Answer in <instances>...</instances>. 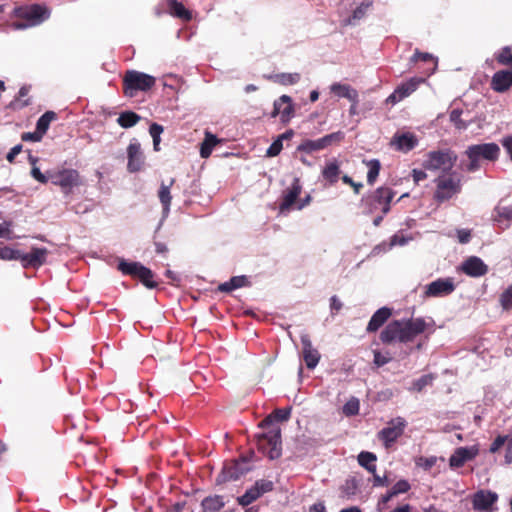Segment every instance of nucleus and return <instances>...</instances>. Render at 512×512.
Masks as SVG:
<instances>
[{"label":"nucleus","mask_w":512,"mask_h":512,"mask_svg":"<svg viewBox=\"0 0 512 512\" xmlns=\"http://www.w3.org/2000/svg\"><path fill=\"white\" fill-rule=\"evenodd\" d=\"M391 309L382 307L378 309L371 317L368 325L367 332H376L391 316Z\"/></svg>","instance_id":"26"},{"label":"nucleus","mask_w":512,"mask_h":512,"mask_svg":"<svg viewBox=\"0 0 512 512\" xmlns=\"http://www.w3.org/2000/svg\"><path fill=\"white\" fill-rule=\"evenodd\" d=\"M342 306V302L336 295L330 298V309L332 314L337 313L342 308Z\"/></svg>","instance_id":"64"},{"label":"nucleus","mask_w":512,"mask_h":512,"mask_svg":"<svg viewBox=\"0 0 512 512\" xmlns=\"http://www.w3.org/2000/svg\"><path fill=\"white\" fill-rule=\"evenodd\" d=\"M406 426L407 421L403 417H395L388 421L387 426L377 433V438L386 449H389L403 435Z\"/></svg>","instance_id":"9"},{"label":"nucleus","mask_w":512,"mask_h":512,"mask_svg":"<svg viewBox=\"0 0 512 512\" xmlns=\"http://www.w3.org/2000/svg\"><path fill=\"white\" fill-rule=\"evenodd\" d=\"M342 181L345 184L350 185L353 188L355 194H359L361 189L363 188V184L362 183L354 182L353 179L350 176H348V175H344L342 177Z\"/></svg>","instance_id":"60"},{"label":"nucleus","mask_w":512,"mask_h":512,"mask_svg":"<svg viewBox=\"0 0 512 512\" xmlns=\"http://www.w3.org/2000/svg\"><path fill=\"white\" fill-rule=\"evenodd\" d=\"M434 182L436 184L434 199L437 202L447 201L461 191V179L456 176L455 173L440 175L434 180Z\"/></svg>","instance_id":"7"},{"label":"nucleus","mask_w":512,"mask_h":512,"mask_svg":"<svg viewBox=\"0 0 512 512\" xmlns=\"http://www.w3.org/2000/svg\"><path fill=\"white\" fill-rule=\"evenodd\" d=\"M278 81L283 85H293L300 80L299 73H281L277 75Z\"/></svg>","instance_id":"48"},{"label":"nucleus","mask_w":512,"mask_h":512,"mask_svg":"<svg viewBox=\"0 0 512 512\" xmlns=\"http://www.w3.org/2000/svg\"><path fill=\"white\" fill-rule=\"evenodd\" d=\"M465 154L469 159L466 166L468 172H475L480 168V160L495 161L500 155V148L496 143H484L469 146Z\"/></svg>","instance_id":"3"},{"label":"nucleus","mask_w":512,"mask_h":512,"mask_svg":"<svg viewBox=\"0 0 512 512\" xmlns=\"http://www.w3.org/2000/svg\"><path fill=\"white\" fill-rule=\"evenodd\" d=\"M504 460L507 465L512 464V434H509V439L505 448Z\"/></svg>","instance_id":"61"},{"label":"nucleus","mask_w":512,"mask_h":512,"mask_svg":"<svg viewBox=\"0 0 512 512\" xmlns=\"http://www.w3.org/2000/svg\"><path fill=\"white\" fill-rule=\"evenodd\" d=\"M494 221L501 222L502 220H512V206L498 205L494 209Z\"/></svg>","instance_id":"42"},{"label":"nucleus","mask_w":512,"mask_h":512,"mask_svg":"<svg viewBox=\"0 0 512 512\" xmlns=\"http://www.w3.org/2000/svg\"><path fill=\"white\" fill-rule=\"evenodd\" d=\"M495 60L500 65L512 67V48L510 46L502 47L495 53Z\"/></svg>","instance_id":"40"},{"label":"nucleus","mask_w":512,"mask_h":512,"mask_svg":"<svg viewBox=\"0 0 512 512\" xmlns=\"http://www.w3.org/2000/svg\"><path fill=\"white\" fill-rule=\"evenodd\" d=\"M457 236H458V241L461 244H466L470 241L471 233L467 229H459V230H457Z\"/></svg>","instance_id":"62"},{"label":"nucleus","mask_w":512,"mask_h":512,"mask_svg":"<svg viewBox=\"0 0 512 512\" xmlns=\"http://www.w3.org/2000/svg\"><path fill=\"white\" fill-rule=\"evenodd\" d=\"M163 126L157 123H152L149 127V133L153 139V148L155 151L160 150L161 134L163 133Z\"/></svg>","instance_id":"44"},{"label":"nucleus","mask_w":512,"mask_h":512,"mask_svg":"<svg viewBox=\"0 0 512 512\" xmlns=\"http://www.w3.org/2000/svg\"><path fill=\"white\" fill-rule=\"evenodd\" d=\"M418 61H423L425 63L431 64V67L427 68L428 75H431L432 73L435 72L437 68V58H435L432 54L416 50L413 56L411 57L410 62L416 63Z\"/></svg>","instance_id":"32"},{"label":"nucleus","mask_w":512,"mask_h":512,"mask_svg":"<svg viewBox=\"0 0 512 512\" xmlns=\"http://www.w3.org/2000/svg\"><path fill=\"white\" fill-rule=\"evenodd\" d=\"M457 161V155L450 149L431 151L427 154V158L423 166L427 170L448 173L452 170Z\"/></svg>","instance_id":"8"},{"label":"nucleus","mask_w":512,"mask_h":512,"mask_svg":"<svg viewBox=\"0 0 512 512\" xmlns=\"http://www.w3.org/2000/svg\"><path fill=\"white\" fill-rule=\"evenodd\" d=\"M344 137L345 134L342 131H337L325 135L319 139H306L300 143V145L297 147V150L305 153L320 151L332 145L333 143L341 142L344 139Z\"/></svg>","instance_id":"12"},{"label":"nucleus","mask_w":512,"mask_h":512,"mask_svg":"<svg viewBox=\"0 0 512 512\" xmlns=\"http://www.w3.org/2000/svg\"><path fill=\"white\" fill-rule=\"evenodd\" d=\"M370 3H362L360 4L352 13V16L346 20V24H353L354 21L362 19L367 9L369 8Z\"/></svg>","instance_id":"46"},{"label":"nucleus","mask_w":512,"mask_h":512,"mask_svg":"<svg viewBox=\"0 0 512 512\" xmlns=\"http://www.w3.org/2000/svg\"><path fill=\"white\" fill-rule=\"evenodd\" d=\"M13 13L19 19L12 24L17 30L37 26L50 16V11L45 6L39 4L16 7Z\"/></svg>","instance_id":"2"},{"label":"nucleus","mask_w":512,"mask_h":512,"mask_svg":"<svg viewBox=\"0 0 512 512\" xmlns=\"http://www.w3.org/2000/svg\"><path fill=\"white\" fill-rule=\"evenodd\" d=\"M155 85V78L136 70L127 71L124 79V93L128 97H134L137 91H147Z\"/></svg>","instance_id":"6"},{"label":"nucleus","mask_w":512,"mask_h":512,"mask_svg":"<svg viewBox=\"0 0 512 512\" xmlns=\"http://www.w3.org/2000/svg\"><path fill=\"white\" fill-rule=\"evenodd\" d=\"M168 12L177 18L189 21L191 19V13L184 7L181 2L177 0H166Z\"/></svg>","instance_id":"29"},{"label":"nucleus","mask_w":512,"mask_h":512,"mask_svg":"<svg viewBox=\"0 0 512 512\" xmlns=\"http://www.w3.org/2000/svg\"><path fill=\"white\" fill-rule=\"evenodd\" d=\"M478 454L479 447L477 445L458 447L449 458V466L452 469L461 468L466 462L476 458Z\"/></svg>","instance_id":"16"},{"label":"nucleus","mask_w":512,"mask_h":512,"mask_svg":"<svg viewBox=\"0 0 512 512\" xmlns=\"http://www.w3.org/2000/svg\"><path fill=\"white\" fill-rule=\"evenodd\" d=\"M363 162L368 167L367 183L373 185L379 176L381 163L378 159L364 160Z\"/></svg>","instance_id":"38"},{"label":"nucleus","mask_w":512,"mask_h":512,"mask_svg":"<svg viewBox=\"0 0 512 512\" xmlns=\"http://www.w3.org/2000/svg\"><path fill=\"white\" fill-rule=\"evenodd\" d=\"M377 456L368 451H362L358 455V463L365 468L368 472L375 474Z\"/></svg>","instance_id":"35"},{"label":"nucleus","mask_w":512,"mask_h":512,"mask_svg":"<svg viewBox=\"0 0 512 512\" xmlns=\"http://www.w3.org/2000/svg\"><path fill=\"white\" fill-rule=\"evenodd\" d=\"M512 87V67L499 70L494 73L491 80V88L498 93L508 91Z\"/></svg>","instance_id":"23"},{"label":"nucleus","mask_w":512,"mask_h":512,"mask_svg":"<svg viewBox=\"0 0 512 512\" xmlns=\"http://www.w3.org/2000/svg\"><path fill=\"white\" fill-rule=\"evenodd\" d=\"M21 252L10 247H0V259L2 260H20Z\"/></svg>","instance_id":"45"},{"label":"nucleus","mask_w":512,"mask_h":512,"mask_svg":"<svg viewBox=\"0 0 512 512\" xmlns=\"http://www.w3.org/2000/svg\"><path fill=\"white\" fill-rule=\"evenodd\" d=\"M43 134L37 129L34 132H25L22 134L21 139L23 141L39 142L43 138Z\"/></svg>","instance_id":"58"},{"label":"nucleus","mask_w":512,"mask_h":512,"mask_svg":"<svg viewBox=\"0 0 512 512\" xmlns=\"http://www.w3.org/2000/svg\"><path fill=\"white\" fill-rule=\"evenodd\" d=\"M501 144L509 155L512 161V135H508L501 140Z\"/></svg>","instance_id":"63"},{"label":"nucleus","mask_w":512,"mask_h":512,"mask_svg":"<svg viewBox=\"0 0 512 512\" xmlns=\"http://www.w3.org/2000/svg\"><path fill=\"white\" fill-rule=\"evenodd\" d=\"M302 186L300 180L295 178L291 186L284 192L283 201L280 204V211L284 212L289 210L290 207L295 203L296 199L300 195Z\"/></svg>","instance_id":"25"},{"label":"nucleus","mask_w":512,"mask_h":512,"mask_svg":"<svg viewBox=\"0 0 512 512\" xmlns=\"http://www.w3.org/2000/svg\"><path fill=\"white\" fill-rule=\"evenodd\" d=\"M303 346V359L308 369H314L320 361V353L312 345L308 334H302L300 337Z\"/></svg>","instance_id":"21"},{"label":"nucleus","mask_w":512,"mask_h":512,"mask_svg":"<svg viewBox=\"0 0 512 512\" xmlns=\"http://www.w3.org/2000/svg\"><path fill=\"white\" fill-rule=\"evenodd\" d=\"M250 470V461L245 457H241L229 465L224 466L219 476L221 477L220 481L238 480L242 475L246 474Z\"/></svg>","instance_id":"14"},{"label":"nucleus","mask_w":512,"mask_h":512,"mask_svg":"<svg viewBox=\"0 0 512 512\" xmlns=\"http://www.w3.org/2000/svg\"><path fill=\"white\" fill-rule=\"evenodd\" d=\"M391 358L387 355L382 354L379 351H374V363L376 366L381 367L389 363Z\"/></svg>","instance_id":"59"},{"label":"nucleus","mask_w":512,"mask_h":512,"mask_svg":"<svg viewBox=\"0 0 512 512\" xmlns=\"http://www.w3.org/2000/svg\"><path fill=\"white\" fill-rule=\"evenodd\" d=\"M461 270L468 276L480 277L487 273V265L477 256L467 258L461 265Z\"/></svg>","instance_id":"24"},{"label":"nucleus","mask_w":512,"mask_h":512,"mask_svg":"<svg viewBox=\"0 0 512 512\" xmlns=\"http://www.w3.org/2000/svg\"><path fill=\"white\" fill-rule=\"evenodd\" d=\"M220 142L221 140L218 139L216 135L209 131H205V137L200 146V156L202 158H208L211 155L214 147Z\"/></svg>","instance_id":"31"},{"label":"nucleus","mask_w":512,"mask_h":512,"mask_svg":"<svg viewBox=\"0 0 512 512\" xmlns=\"http://www.w3.org/2000/svg\"><path fill=\"white\" fill-rule=\"evenodd\" d=\"M425 81L422 77H412L396 87L393 93L387 98V102L396 104L417 90L419 85Z\"/></svg>","instance_id":"15"},{"label":"nucleus","mask_w":512,"mask_h":512,"mask_svg":"<svg viewBox=\"0 0 512 512\" xmlns=\"http://www.w3.org/2000/svg\"><path fill=\"white\" fill-rule=\"evenodd\" d=\"M395 196V192L386 186L377 188L369 197L366 199V203L369 205V211L380 210L383 215L390 211V203Z\"/></svg>","instance_id":"11"},{"label":"nucleus","mask_w":512,"mask_h":512,"mask_svg":"<svg viewBox=\"0 0 512 512\" xmlns=\"http://www.w3.org/2000/svg\"><path fill=\"white\" fill-rule=\"evenodd\" d=\"M433 377L432 375H423L413 383V389L417 392H420L424 389V387L432 384Z\"/></svg>","instance_id":"51"},{"label":"nucleus","mask_w":512,"mask_h":512,"mask_svg":"<svg viewBox=\"0 0 512 512\" xmlns=\"http://www.w3.org/2000/svg\"><path fill=\"white\" fill-rule=\"evenodd\" d=\"M140 120L141 117L137 113L133 111H124L119 114L117 123L122 128L127 129L135 126Z\"/></svg>","instance_id":"36"},{"label":"nucleus","mask_w":512,"mask_h":512,"mask_svg":"<svg viewBox=\"0 0 512 512\" xmlns=\"http://www.w3.org/2000/svg\"><path fill=\"white\" fill-rule=\"evenodd\" d=\"M508 439H509V434L508 435H498L494 440L493 442L491 443L490 445V448H489V452L490 453H496L499 451V449L503 446V445H507V442H508Z\"/></svg>","instance_id":"52"},{"label":"nucleus","mask_w":512,"mask_h":512,"mask_svg":"<svg viewBox=\"0 0 512 512\" xmlns=\"http://www.w3.org/2000/svg\"><path fill=\"white\" fill-rule=\"evenodd\" d=\"M127 169L129 172H138L144 164V155L137 140H132L127 147Z\"/></svg>","instance_id":"19"},{"label":"nucleus","mask_w":512,"mask_h":512,"mask_svg":"<svg viewBox=\"0 0 512 512\" xmlns=\"http://www.w3.org/2000/svg\"><path fill=\"white\" fill-rule=\"evenodd\" d=\"M294 114L292 99L287 95H282L274 102L272 116H280L282 122H288Z\"/></svg>","instance_id":"22"},{"label":"nucleus","mask_w":512,"mask_h":512,"mask_svg":"<svg viewBox=\"0 0 512 512\" xmlns=\"http://www.w3.org/2000/svg\"><path fill=\"white\" fill-rule=\"evenodd\" d=\"M174 182H175L174 179H171L169 184H165L164 182H162L160 185V189L158 191V197L163 206V213L165 215H168V213L170 211V205H171V200H172L170 189H171L172 185L174 184Z\"/></svg>","instance_id":"28"},{"label":"nucleus","mask_w":512,"mask_h":512,"mask_svg":"<svg viewBox=\"0 0 512 512\" xmlns=\"http://www.w3.org/2000/svg\"><path fill=\"white\" fill-rule=\"evenodd\" d=\"M455 289L453 281L449 278L437 279L426 286L427 297H441L451 294Z\"/></svg>","instance_id":"20"},{"label":"nucleus","mask_w":512,"mask_h":512,"mask_svg":"<svg viewBox=\"0 0 512 512\" xmlns=\"http://www.w3.org/2000/svg\"><path fill=\"white\" fill-rule=\"evenodd\" d=\"M462 110L454 109L450 113V121L455 125V127L459 130H463L467 128V124L461 119Z\"/></svg>","instance_id":"49"},{"label":"nucleus","mask_w":512,"mask_h":512,"mask_svg":"<svg viewBox=\"0 0 512 512\" xmlns=\"http://www.w3.org/2000/svg\"><path fill=\"white\" fill-rule=\"evenodd\" d=\"M290 414H291L290 408L276 409L272 414H270L264 420H262L261 423L259 424V426L261 428H265V427L271 425V423L273 421H279V422L287 421L290 418Z\"/></svg>","instance_id":"34"},{"label":"nucleus","mask_w":512,"mask_h":512,"mask_svg":"<svg viewBox=\"0 0 512 512\" xmlns=\"http://www.w3.org/2000/svg\"><path fill=\"white\" fill-rule=\"evenodd\" d=\"M395 497V494L390 489L386 494L382 495L377 503V509L378 511L382 512L385 510L387 503Z\"/></svg>","instance_id":"57"},{"label":"nucleus","mask_w":512,"mask_h":512,"mask_svg":"<svg viewBox=\"0 0 512 512\" xmlns=\"http://www.w3.org/2000/svg\"><path fill=\"white\" fill-rule=\"evenodd\" d=\"M419 144L418 137L409 131H397L390 140V146L396 151L408 153Z\"/></svg>","instance_id":"13"},{"label":"nucleus","mask_w":512,"mask_h":512,"mask_svg":"<svg viewBox=\"0 0 512 512\" xmlns=\"http://www.w3.org/2000/svg\"><path fill=\"white\" fill-rule=\"evenodd\" d=\"M427 326V322L421 317L408 320H394L382 330L380 339L384 344L412 342L426 330Z\"/></svg>","instance_id":"1"},{"label":"nucleus","mask_w":512,"mask_h":512,"mask_svg":"<svg viewBox=\"0 0 512 512\" xmlns=\"http://www.w3.org/2000/svg\"><path fill=\"white\" fill-rule=\"evenodd\" d=\"M48 250L44 247H33L28 253H21L20 261L24 268H38L46 262Z\"/></svg>","instance_id":"18"},{"label":"nucleus","mask_w":512,"mask_h":512,"mask_svg":"<svg viewBox=\"0 0 512 512\" xmlns=\"http://www.w3.org/2000/svg\"><path fill=\"white\" fill-rule=\"evenodd\" d=\"M498 495L490 490H479L472 497V505L475 511H492V506L497 502Z\"/></svg>","instance_id":"17"},{"label":"nucleus","mask_w":512,"mask_h":512,"mask_svg":"<svg viewBox=\"0 0 512 512\" xmlns=\"http://www.w3.org/2000/svg\"><path fill=\"white\" fill-rule=\"evenodd\" d=\"M258 450L269 459H278L282 454L281 430L272 428L269 431L256 435Z\"/></svg>","instance_id":"4"},{"label":"nucleus","mask_w":512,"mask_h":512,"mask_svg":"<svg viewBox=\"0 0 512 512\" xmlns=\"http://www.w3.org/2000/svg\"><path fill=\"white\" fill-rule=\"evenodd\" d=\"M248 279L246 276H234L229 281L224 282L218 286V290L221 292H232L235 289L248 285Z\"/></svg>","instance_id":"33"},{"label":"nucleus","mask_w":512,"mask_h":512,"mask_svg":"<svg viewBox=\"0 0 512 512\" xmlns=\"http://www.w3.org/2000/svg\"><path fill=\"white\" fill-rule=\"evenodd\" d=\"M282 148L283 144L281 138H277L267 149L266 155L268 157H275L281 152Z\"/></svg>","instance_id":"55"},{"label":"nucleus","mask_w":512,"mask_h":512,"mask_svg":"<svg viewBox=\"0 0 512 512\" xmlns=\"http://www.w3.org/2000/svg\"><path fill=\"white\" fill-rule=\"evenodd\" d=\"M118 270L125 275L137 277L149 289L157 287V282L153 281V272L139 262H127L122 259L118 263Z\"/></svg>","instance_id":"10"},{"label":"nucleus","mask_w":512,"mask_h":512,"mask_svg":"<svg viewBox=\"0 0 512 512\" xmlns=\"http://www.w3.org/2000/svg\"><path fill=\"white\" fill-rule=\"evenodd\" d=\"M31 175L32 177L37 180L38 182L42 184H46L50 178H49V171H47L46 174L42 173L40 169L36 166H33L31 169Z\"/></svg>","instance_id":"56"},{"label":"nucleus","mask_w":512,"mask_h":512,"mask_svg":"<svg viewBox=\"0 0 512 512\" xmlns=\"http://www.w3.org/2000/svg\"><path fill=\"white\" fill-rule=\"evenodd\" d=\"M500 303L505 310L512 308V285L501 294Z\"/></svg>","instance_id":"53"},{"label":"nucleus","mask_w":512,"mask_h":512,"mask_svg":"<svg viewBox=\"0 0 512 512\" xmlns=\"http://www.w3.org/2000/svg\"><path fill=\"white\" fill-rule=\"evenodd\" d=\"M410 489H411V485L405 479H401V480L397 481L391 488V490L395 494V496H397L399 494L407 493Z\"/></svg>","instance_id":"50"},{"label":"nucleus","mask_w":512,"mask_h":512,"mask_svg":"<svg viewBox=\"0 0 512 512\" xmlns=\"http://www.w3.org/2000/svg\"><path fill=\"white\" fill-rule=\"evenodd\" d=\"M260 494L258 491V488H256L255 484L246 490V492L238 498V503L241 506H248L252 502L256 501L258 498H260Z\"/></svg>","instance_id":"41"},{"label":"nucleus","mask_w":512,"mask_h":512,"mask_svg":"<svg viewBox=\"0 0 512 512\" xmlns=\"http://www.w3.org/2000/svg\"><path fill=\"white\" fill-rule=\"evenodd\" d=\"M52 184L59 186L64 195L72 193L75 187L82 184L81 176L76 169L62 168L49 171Z\"/></svg>","instance_id":"5"},{"label":"nucleus","mask_w":512,"mask_h":512,"mask_svg":"<svg viewBox=\"0 0 512 512\" xmlns=\"http://www.w3.org/2000/svg\"><path fill=\"white\" fill-rule=\"evenodd\" d=\"M57 117L56 113L53 111H46L40 118L37 120L36 123V129L42 133L43 135L46 134L47 130L49 129V126L53 120H55Z\"/></svg>","instance_id":"39"},{"label":"nucleus","mask_w":512,"mask_h":512,"mask_svg":"<svg viewBox=\"0 0 512 512\" xmlns=\"http://www.w3.org/2000/svg\"><path fill=\"white\" fill-rule=\"evenodd\" d=\"M256 488H258L260 496H262L264 493L270 492L274 488V484L270 480H259L255 482Z\"/></svg>","instance_id":"54"},{"label":"nucleus","mask_w":512,"mask_h":512,"mask_svg":"<svg viewBox=\"0 0 512 512\" xmlns=\"http://www.w3.org/2000/svg\"><path fill=\"white\" fill-rule=\"evenodd\" d=\"M360 402L356 397H351L343 406V414L350 417L359 413Z\"/></svg>","instance_id":"43"},{"label":"nucleus","mask_w":512,"mask_h":512,"mask_svg":"<svg viewBox=\"0 0 512 512\" xmlns=\"http://www.w3.org/2000/svg\"><path fill=\"white\" fill-rule=\"evenodd\" d=\"M330 91L339 98H346L355 102L359 96L358 91L348 84L335 82L330 86Z\"/></svg>","instance_id":"27"},{"label":"nucleus","mask_w":512,"mask_h":512,"mask_svg":"<svg viewBox=\"0 0 512 512\" xmlns=\"http://www.w3.org/2000/svg\"><path fill=\"white\" fill-rule=\"evenodd\" d=\"M340 175V165L336 159L329 161L322 170L323 178L329 182L330 185L338 181Z\"/></svg>","instance_id":"30"},{"label":"nucleus","mask_w":512,"mask_h":512,"mask_svg":"<svg viewBox=\"0 0 512 512\" xmlns=\"http://www.w3.org/2000/svg\"><path fill=\"white\" fill-rule=\"evenodd\" d=\"M225 505L223 498L219 495L206 497L202 501V507L204 511L216 512L222 509Z\"/></svg>","instance_id":"37"},{"label":"nucleus","mask_w":512,"mask_h":512,"mask_svg":"<svg viewBox=\"0 0 512 512\" xmlns=\"http://www.w3.org/2000/svg\"><path fill=\"white\" fill-rule=\"evenodd\" d=\"M28 93H29V87H27V86L21 87L18 91V97L11 103V105L16 108H23V107L30 105L31 102L29 99H26L23 102H20L21 98L26 97L28 95Z\"/></svg>","instance_id":"47"}]
</instances>
